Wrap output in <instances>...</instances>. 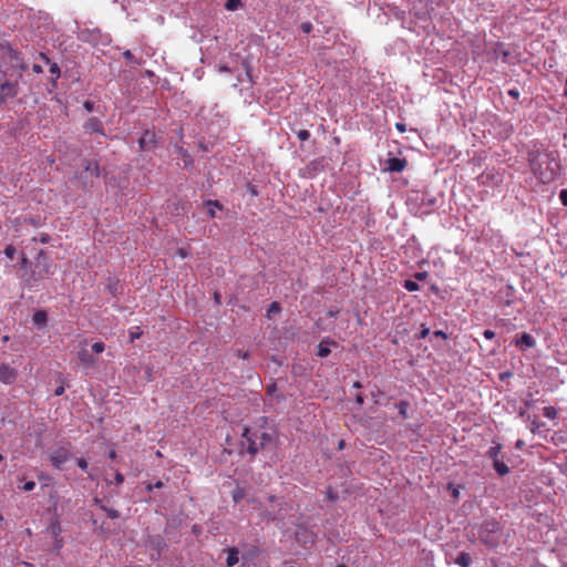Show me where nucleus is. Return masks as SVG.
<instances>
[{"label": "nucleus", "mask_w": 567, "mask_h": 567, "mask_svg": "<svg viewBox=\"0 0 567 567\" xmlns=\"http://www.w3.org/2000/svg\"><path fill=\"white\" fill-rule=\"evenodd\" d=\"M243 437L246 441L248 453L254 455L260 450L272 446L276 433L272 430L268 431L264 426L245 427Z\"/></svg>", "instance_id": "obj_1"}, {"label": "nucleus", "mask_w": 567, "mask_h": 567, "mask_svg": "<svg viewBox=\"0 0 567 567\" xmlns=\"http://www.w3.org/2000/svg\"><path fill=\"white\" fill-rule=\"evenodd\" d=\"M534 175L544 184L555 181L560 172L559 162L549 154H542L532 161Z\"/></svg>", "instance_id": "obj_2"}, {"label": "nucleus", "mask_w": 567, "mask_h": 567, "mask_svg": "<svg viewBox=\"0 0 567 567\" xmlns=\"http://www.w3.org/2000/svg\"><path fill=\"white\" fill-rule=\"evenodd\" d=\"M22 78L21 72L18 74L16 81H4L0 85V104L7 103L9 100L14 99L19 93V79Z\"/></svg>", "instance_id": "obj_3"}, {"label": "nucleus", "mask_w": 567, "mask_h": 567, "mask_svg": "<svg viewBox=\"0 0 567 567\" xmlns=\"http://www.w3.org/2000/svg\"><path fill=\"white\" fill-rule=\"evenodd\" d=\"M1 49L3 51L4 59L12 63L13 66L18 68L20 71H25L28 69V65L24 63L21 52L13 49L8 43L2 44Z\"/></svg>", "instance_id": "obj_4"}, {"label": "nucleus", "mask_w": 567, "mask_h": 567, "mask_svg": "<svg viewBox=\"0 0 567 567\" xmlns=\"http://www.w3.org/2000/svg\"><path fill=\"white\" fill-rule=\"evenodd\" d=\"M71 457V453L68 447L62 446L54 450L50 455L51 464L56 470H62L64 463H66Z\"/></svg>", "instance_id": "obj_5"}, {"label": "nucleus", "mask_w": 567, "mask_h": 567, "mask_svg": "<svg viewBox=\"0 0 567 567\" xmlns=\"http://www.w3.org/2000/svg\"><path fill=\"white\" fill-rule=\"evenodd\" d=\"M511 344H515L517 351H527L535 346V339L529 333L523 332L520 336L516 334L512 340Z\"/></svg>", "instance_id": "obj_6"}, {"label": "nucleus", "mask_w": 567, "mask_h": 567, "mask_svg": "<svg viewBox=\"0 0 567 567\" xmlns=\"http://www.w3.org/2000/svg\"><path fill=\"white\" fill-rule=\"evenodd\" d=\"M385 169L391 173H401L408 166V161L405 158L399 157H390L385 161Z\"/></svg>", "instance_id": "obj_7"}, {"label": "nucleus", "mask_w": 567, "mask_h": 567, "mask_svg": "<svg viewBox=\"0 0 567 567\" xmlns=\"http://www.w3.org/2000/svg\"><path fill=\"white\" fill-rule=\"evenodd\" d=\"M296 540L302 545L313 544L315 535L305 526H298L296 529Z\"/></svg>", "instance_id": "obj_8"}, {"label": "nucleus", "mask_w": 567, "mask_h": 567, "mask_svg": "<svg viewBox=\"0 0 567 567\" xmlns=\"http://www.w3.org/2000/svg\"><path fill=\"white\" fill-rule=\"evenodd\" d=\"M84 130L86 133H100L102 135H105L104 133V125L102 123L101 120H99L97 117H90L85 121L84 125H83Z\"/></svg>", "instance_id": "obj_9"}, {"label": "nucleus", "mask_w": 567, "mask_h": 567, "mask_svg": "<svg viewBox=\"0 0 567 567\" xmlns=\"http://www.w3.org/2000/svg\"><path fill=\"white\" fill-rule=\"evenodd\" d=\"M138 146L142 151L151 150L155 146V133L146 130L138 140Z\"/></svg>", "instance_id": "obj_10"}, {"label": "nucleus", "mask_w": 567, "mask_h": 567, "mask_svg": "<svg viewBox=\"0 0 567 567\" xmlns=\"http://www.w3.org/2000/svg\"><path fill=\"white\" fill-rule=\"evenodd\" d=\"M17 378V371L6 364L0 365V381L6 384H11Z\"/></svg>", "instance_id": "obj_11"}, {"label": "nucleus", "mask_w": 567, "mask_h": 567, "mask_svg": "<svg viewBox=\"0 0 567 567\" xmlns=\"http://www.w3.org/2000/svg\"><path fill=\"white\" fill-rule=\"evenodd\" d=\"M85 177H99L100 176V165L96 161H87L84 166Z\"/></svg>", "instance_id": "obj_12"}, {"label": "nucleus", "mask_w": 567, "mask_h": 567, "mask_svg": "<svg viewBox=\"0 0 567 567\" xmlns=\"http://www.w3.org/2000/svg\"><path fill=\"white\" fill-rule=\"evenodd\" d=\"M32 321H33L34 326H37L38 328L44 327L47 324V322H48V315H47V312L44 310H38L33 315Z\"/></svg>", "instance_id": "obj_13"}, {"label": "nucleus", "mask_w": 567, "mask_h": 567, "mask_svg": "<svg viewBox=\"0 0 567 567\" xmlns=\"http://www.w3.org/2000/svg\"><path fill=\"white\" fill-rule=\"evenodd\" d=\"M238 555H239V551L235 547L229 548L227 550L226 564H227L228 567H233V566H235L238 563V560H239Z\"/></svg>", "instance_id": "obj_14"}, {"label": "nucleus", "mask_w": 567, "mask_h": 567, "mask_svg": "<svg viewBox=\"0 0 567 567\" xmlns=\"http://www.w3.org/2000/svg\"><path fill=\"white\" fill-rule=\"evenodd\" d=\"M205 206L207 207L208 215L212 218L216 217V209L223 208V206L220 205V203L218 200H210V199L205 202Z\"/></svg>", "instance_id": "obj_15"}, {"label": "nucleus", "mask_w": 567, "mask_h": 567, "mask_svg": "<svg viewBox=\"0 0 567 567\" xmlns=\"http://www.w3.org/2000/svg\"><path fill=\"white\" fill-rule=\"evenodd\" d=\"M471 563V556L464 551L460 553L455 559V564H457L460 567H470Z\"/></svg>", "instance_id": "obj_16"}, {"label": "nucleus", "mask_w": 567, "mask_h": 567, "mask_svg": "<svg viewBox=\"0 0 567 567\" xmlns=\"http://www.w3.org/2000/svg\"><path fill=\"white\" fill-rule=\"evenodd\" d=\"M281 311V306L277 301H272L267 309V318L271 319L274 315H278Z\"/></svg>", "instance_id": "obj_17"}, {"label": "nucleus", "mask_w": 567, "mask_h": 567, "mask_svg": "<svg viewBox=\"0 0 567 567\" xmlns=\"http://www.w3.org/2000/svg\"><path fill=\"white\" fill-rule=\"evenodd\" d=\"M543 414L550 420H557L559 411L554 406H545L543 409Z\"/></svg>", "instance_id": "obj_18"}, {"label": "nucleus", "mask_w": 567, "mask_h": 567, "mask_svg": "<svg viewBox=\"0 0 567 567\" xmlns=\"http://www.w3.org/2000/svg\"><path fill=\"white\" fill-rule=\"evenodd\" d=\"M94 358L95 357H91V355L80 357V361L78 363V367H82L85 370L91 368L95 363Z\"/></svg>", "instance_id": "obj_19"}, {"label": "nucleus", "mask_w": 567, "mask_h": 567, "mask_svg": "<svg viewBox=\"0 0 567 567\" xmlns=\"http://www.w3.org/2000/svg\"><path fill=\"white\" fill-rule=\"evenodd\" d=\"M330 341L328 340H322L318 348H319V351H318V354H330L331 350H330Z\"/></svg>", "instance_id": "obj_20"}, {"label": "nucleus", "mask_w": 567, "mask_h": 567, "mask_svg": "<svg viewBox=\"0 0 567 567\" xmlns=\"http://www.w3.org/2000/svg\"><path fill=\"white\" fill-rule=\"evenodd\" d=\"M403 287L410 292L420 290V285L413 280H405Z\"/></svg>", "instance_id": "obj_21"}, {"label": "nucleus", "mask_w": 567, "mask_h": 567, "mask_svg": "<svg viewBox=\"0 0 567 567\" xmlns=\"http://www.w3.org/2000/svg\"><path fill=\"white\" fill-rule=\"evenodd\" d=\"M49 529H50L51 534L54 536V538L56 539L61 534V526H60L59 520L52 522Z\"/></svg>", "instance_id": "obj_22"}, {"label": "nucleus", "mask_w": 567, "mask_h": 567, "mask_svg": "<svg viewBox=\"0 0 567 567\" xmlns=\"http://www.w3.org/2000/svg\"><path fill=\"white\" fill-rule=\"evenodd\" d=\"M101 509L104 511L106 513V515L112 518V519H115V518H118L120 517V513L118 511L114 509V508H109L106 507L105 505H101Z\"/></svg>", "instance_id": "obj_23"}, {"label": "nucleus", "mask_w": 567, "mask_h": 567, "mask_svg": "<svg viewBox=\"0 0 567 567\" xmlns=\"http://www.w3.org/2000/svg\"><path fill=\"white\" fill-rule=\"evenodd\" d=\"M398 408H399V413L400 415L402 416V419H406L408 417V408H409V403L405 402V401H401L399 404H398Z\"/></svg>", "instance_id": "obj_24"}, {"label": "nucleus", "mask_w": 567, "mask_h": 567, "mask_svg": "<svg viewBox=\"0 0 567 567\" xmlns=\"http://www.w3.org/2000/svg\"><path fill=\"white\" fill-rule=\"evenodd\" d=\"M34 487H35V482L34 481H27L22 485L19 486V488L24 491V492H31V491L34 489Z\"/></svg>", "instance_id": "obj_25"}, {"label": "nucleus", "mask_w": 567, "mask_h": 567, "mask_svg": "<svg viewBox=\"0 0 567 567\" xmlns=\"http://www.w3.org/2000/svg\"><path fill=\"white\" fill-rule=\"evenodd\" d=\"M244 497V491L241 488H236L233 492V499L235 503H239Z\"/></svg>", "instance_id": "obj_26"}, {"label": "nucleus", "mask_w": 567, "mask_h": 567, "mask_svg": "<svg viewBox=\"0 0 567 567\" xmlns=\"http://www.w3.org/2000/svg\"><path fill=\"white\" fill-rule=\"evenodd\" d=\"M297 136L300 141L305 142V141H308L310 138V132L308 130H300L298 133H297Z\"/></svg>", "instance_id": "obj_27"}, {"label": "nucleus", "mask_w": 567, "mask_h": 567, "mask_svg": "<svg viewBox=\"0 0 567 567\" xmlns=\"http://www.w3.org/2000/svg\"><path fill=\"white\" fill-rule=\"evenodd\" d=\"M16 248L14 246L12 245H8L6 248H4V255L10 258V259H13L14 255H16Z\"/></svg>", "instance_id": "obj_28"}, {"label": "nucleus", "mask_w": 567, "mask_h": 567, "mask_svg": "<svg viewBox=\"0 0 567 567\" xmlns=\"http://www.w3.org/2000/svg\"><path fill=\"white\" fill-rule=\"evenodd\" d=\"M92 350L95 353H102L105 350V344L103 342H94L92 344Z\"/></svg>", "instance_id": "obj_29"}, {"label": "nucleus", "mask_w": 567, "mask_h": 567, "mask_svg": "<svg viewBox=\"0 0 567 567\" xmlns=\"http://www.w3.org/2000/svg\"><path fill=\"white\" fill-rule=\"evenodd\" d=\"M300 29L303 33L308 34L312 31V23L309 21L302 22Z\"/></svg>", "instance_id": "obj_30"}, {"label": "nucleus", "mask_w": 567, "mask_h": 567, "mask_svg": "<svg viewBox=\"0 0 567 567\" xmlns=\"http://www.w3.org/2000/svg\"><path fill=\"white\" fill-rule=\"evenodd\" d=\"M50 73L58 79L60 76V68L56 63L50 64Z\"/></svg>", "instance_id": "obj_31"}, {"label": "nucleus", "mask_w": 567, "mask_h": 567, "mask_svg": "<svg viewBox=\"0 0 567 567\" xmlns=\"http://www.w3.org/2000/svg\"><path fill=\"white\" fill-rule=\"evenodd\" d=\"M107 288L112 296H116L118 292V281L109 284Z\"/></svg>", "instance_id": "obj_32"}, {"label": "nucleus", "mask_w": 567, "mask_h": 567, "mask_svg": "<svg viewBox=\"0 0 567 567\" xmlns=\"http://www.w3.org/2000/svg\"><path fill=\"white\" fill-rule=\"evenodd\" d=\"M488 455L493 461V467L496 470V446H492L488 450Z\"/></svg>", "instance_id": "obj_33"}, {"label": "nucleus", "mask_w": 567, "mask_h": 567, "mask_svg": "<svg viewBox=\"0 0 567 567\" xmlns=\"http://www.w3.org/2000/svg\"><path fill=\"white\" fill-rule=\"evenodd\" d=\"M429 334H430V329H429V328H426V327H424V326H422V328H421L420 332L416 334V337H417L419 339H424V338H426Z\"/></svg>", "instance_id": "obj_34"}, {"label": "nucleus", "mask_w": 567, "mask_h": 567, "mask_svg": "<svg viewBox=\"0 0 567 567\" xmlns=\"http://www.w3.org/2000/svg\"><path fill=\"white\" fill-rule=\"evenodd\" d=\"M76 464H78V466H79L81 470H83V471H86V470H87L89 463H87V461H86V460H84V458H82V457H79V458L76 460Z\"/></svg>", "instance_id": "obj_35"}, {"label": "nucleus", "mask_w": 567, "mask_h": 567, "mask_svg": "<svg viewBox=\"0 0 567 567\" xmlns=\"http://www.w3.org/2000/svg\"><path fill=\"white\" fill-rule=\"evenodd\" d=\"M491 533H492V530L488 532V534H491ZM480 536H481L483 542L493 545V535H486L485 536V532H482Z\"/></svg>", "instance_id": "obj_36"}, {"label": "nucleus", "mask_w": 567, "mask_h": 567, "mask_svg": "<svg viewBox=\"0 0 567 567\" xmlns=\"http://www.w3.org/2000/svg\"><path fill=\"white\" fill-rule=\"evenodd\" d=\"M508 473V467L506 464L498 462V475H505Z\"/></svg>", "instance_id": "obj_37"}, {"label": "nucleus", "mask_w": 567, "mask_h": 567, "mask_svg": "<svg viewBox=\"0 0 567 567\" xmlns=\"http://www.w3.org/2000/svg\"><path fill=\"white\" fill-rule=\"evenodd\" d=\"M559 199L564 206H567V189H561L559 193Z\"/></svg>", "instance_id": "obj_38"}, {"label": "nucleus", "mask_w": 567, "mask_h": 567, "mask_svg": "<svg viewBox=\"0 0 567 567\" xmlns=\"http://www.w3.org/2000/svg\"><path fill=\"white\" fill-rule=\"evenodd\" d=\"M83 106H84V109H85L87 112H93V111H94V102H93V101L86 100V101L83 103Z\"/></svg>", "instance_id": "obj_39"}, {"label": "nucleus", "mask_w": 567, "mask_h": 567, "mask_svg": "<svg viewBox=\"0 0 567 567\" xmlns=\"http://www.w3.org/2000/svg\"><path fill=\"white\" fill-rule=\"evenodd\" d=\"M447 488L452 491V496L454 498H458L460 491L457 487H454V485L452 483H449Z\"/></svg>", "instance_id": "obj_40"}, {"label": "nucleus", "mask_w": 567, "mask_h": 567, "mask_svg": "<svg viewBox=\"0 0 567 567\" xmlns=\"http://www.w3.org/2000/svg\"><path fill=\"white\" fill-rule=\"evenodd\" d=\"M543 425H544V424H543L540 421H538V420H536V419H535V420H533V421H532V431H533V432H536V431H537V430H539Z\"/></svg>", "instance_id": "obj_41"}, {"label": "nucleus", "mask_w": 567, "mask_h": 567, "mask_svg": "<svg viewBox=\"0 0 567 567\" xmlns=\"http://www.w3.org/2000/svg\"><path fill=\"white\" fill-rule=\"evenodd\" d=\"M237 3H238V0H228L226 3V8L228 10H235V9H237Z\"/></svg>", "instance_id": "obj_42"}, {"label": "nucleus", "mask_w": 567, "mask_h": 567, "mask_svg": "<svg viewBox=\"0 0 567 567\" xmlns=\"http://www.w3.org/2000/svg\"><path fill=\"white\" fill-rule=\"evenodd\" d=\"M176 255L184 259V258L188 257L189 254L185 248H178L176 250Z\"/></svg>", "instance_id": "obj_43"}, {"label": "nucleus", "mask_w": 567, "mask_h": 567, "mask_svg": "<svg viewBox=\"0 0 567 567\" xmlns=\"http://www.w3.org/2000/svg\"><path fill=\"white\" fill-rule=\"evenodd\" d=\"M508 95L513 99L517 100L520 95L519 91L517 89H511L508 90Z\"/></svg>", "instance_id": "obj_44"}, {"label": "nucleus", "mask_w": 567, "mask_h": 567, "mask_svg": "<svg viewBox=\"0 0 567 567\" xmlns=\"http://www.w3.org/2000/svg\"><path fill=\"white\" fill-rule=\"evenodd\" d=\"M123 56L125 58V60H127L130 62L134 61V55L132 54V52L130 50H126L125 52H123Z\"/></svg>", "instance_id": "obj_45"}, {"label": "nucleus", "mask_w": 567, "mask_h": 567, "mask_svg": "<svg viewBox=\"0 0 567 567\" xmlns=\"http://www.w3.org/2000/svg\"><path fill=\"white\" fill-rule=\"evenodd\" d=\"M432 337L435 339H442V340H444L446 338V336L443 331H434Z\"/></svg>", "instance_id": "obj_46"}, {"label": "nucleus", "mask_w": 567, "mask_h": 567, "mask_svg": "<svg viewBox=\"0 0 567 567\" xmlns=\"http://www.w3.org/2000/svg\"><path fill=\"white\" fill-rule=\"evenodd\" d=\"M284 567H300V565L297 561L287 560L284 563Z\"/></svg>", "instance_id": "obj_47"}, {"label": "nucleus", "mask_w": 567, "mask_h": 567, "mask_svg": "<svg viewBox=\"0 0 567 567\" xmlns=\"http://www.w3.org/2000/svg\"><path fill=\"white\" fill-rule=\"evenodd\" d=\"M115 482L117 484H122L124 482V475L122 473H120V472H116L115 473Z\"/></svg>", "instance_id": "obj_48"}, {"label": "nucleus", "mask_w": 567, "mask_h": 567, "mask_svg": "<svg viewBox=\"0 0 567 567\" xmlns=\"http://www.w3.org/2000/svg\"><path fill=\"white\" fill-rule=\"evenodd\" d=\"M65 389H64V385H59L55 390H54V395L56 396H60L64 393Z\"/></svg>", "instance_id": "obj_49"}, {"label": "nucleus", "mask_w": 567, "mask_h": 567, "mask_svg": "<svg viewBox=\"0 0 567 567\" xmlns=\"http://www.w3.org/2000/svg\"><path fill=\"white\" fill-rule=\"evenodd\" d=\"M276 389H277V386H276V384H275V383L269 384V385L267 386V394L272 395V394L275 393Z\"/></svg>", "instance_id": "obj_50"}, {"label": "nucleus", "mask_w": 567, "mask_h": 567, "mask_svg": "<svg viewBox=\"0 0 567 567\" xmlns=\"http://www.w3.org/2000/svg\"><path fill=\"white\" fill-rule=\"evenodd\" d=\"M426 277H427V274H426V272H416V274L414 275V278H415L416 280H424Z\"/></svg>", "instance_id": "obj_51"}, {"label": "nucleus", "mask_w": 567, "mask_h": 567, "mask_svg": "<svg viewBox=\"0 0 567 567\" xmlns=\"http://www.w3.org/2000/svg\"><path fill=\"white\" fill-rule=\"evenodd\" d=\"M499 133H504V134H505V136L507 137V136L512 133V127H511V126H508V125H505V126L503 127L502 132H499V131H498V134H499Z\"/></svg>", "instance_id": "obj_52"}, {"label": "nucleus", "mask_w": 567, "mask_h": 567, "mask_svg": "<svg viewBox=\"0 0 567 567\" xmlns=\"http://www.w3.org/2000/svg\"><path fill=\"white\" fill-rule=\"evenodd\" d=\"M395 128H396L399 132H401V133H404V132L406 131V128H405V124H403V123H399V122H398V123H395Z\"/></svg>", "instance_id": "obj_53"}, {"label": "nucleus", "mask_w": 567, "mask_h": 567, "mask_svg": "<svg viewBox=\"0 0 567 567\" xmlns=\"http://www.w3.org/2000/svg\"><path fill=\"white\" fill-rule=\"evenodd\" d=\"M483 334L486 339H492L494 337V331L487 329L483 332Z\"/></svg>", "instance_id": "obj_54"}, {"label": "nucleus", "mask_w": 567, "mask_h": 567, "mask_svg": "<svg viewBox=\"0 0 567 567\" xmlns=\"http://www.w3.org/2000/svg\"><path fill=\"white\" fill-rule=\"evenodd\" d=\"M32 70L34 73H42L43 69L40 64H33Z\"/></svg>", "instance_id": "obj_55"}, {"label": "nucleus", "mask_w": 567, "mask_h": 567, "mask_svg": "<svg viewBox=\"0 0 567 567\" xmlns=\"http://www.w3.org/2000/svg\"><path fill=\"white\" fill-rule=\"evenodd\" d=\"M219 72L231 73V70L226 64H221L219 65Z\"/></svg>", "instance_id": "obj_56"}, {"label": "nucleus", "mask_w": 567, "mask_h": 567, "mask_svg": "<svg viewBox=\"0 0 567 567\" xmlns=\"http://www.w3.org/2000/svg\"><path fill=\"white\" fill-rule=\"evenodd\" d=\"M164 486V483L162 481H157L155 484H153L154 488H162Z\"/></svg>", "instance_id": "obj_57"}, {"label": "nucleus", "mask_w": 567, "mask_h": 567, "mask_svg": "<svg viewBox=\"0 0 567 567\" xmlns=\"http://www.w3.org/2000/svg\"><path fill=\"white\" fill-rule=\"evenodd\" d=\"M338 313H339V310H330L328 312V317L332 318V317H336Z\"/></svg>", "instance_id": "obj_58"}, {"label": "nucleus", "mask_w": 567, "mask_h": 567, "mask_svg": "<svg viewBox=\"0 0 567 567\" xmlns=\"http://www.w3.org/2000/svg\"><path fill=\"white\" fill-rule=\"evenodd\" d=\"M355 401H357V403L362 404L363 403V396L361 394H358L355 396Z\"/></svg>", "instance_id": "obj_59"}, {"label": "nucleus", "mask_w": 567, "mask_h": 567, "mask_svg": "<svg viewBox=\"0 0 567 567\" xmlns=\"http://www.w3.org/2000/svg\"><path fill=\"white\" fill-rule=\"evenodd\" d=\"M140 336H141V332H132L131 340L133 341L134 339L140 338Z\"/></svg>", "instance_id": "obj_60"}, {"label": "nucleus", "mask_w": 567, "mask_h": 567, "mask_svg": "<svg viewBox=\"0 0 567 567\" xmlns=\"http://www.w3.org/2000/svg\"><path fill=\"white\" fill-rule=\"evenodd\" d=\"M109 457H110L111 460H114V458L116 457V452H115L114 450L110 451V452H109Z\"/></svg>", "instance_id": "obj_61"}, {"label": "nucleus", "mask_w": 567, "mask_h": 567, "mask_svg": "<svg viewBox=\"0 0 567 567\" xmlns=\"http://www.w3.org/2000/svg\"><path fill=\"white\" fill-rule=\"evenodd\" d=\"M214 299H215L216 303H218V305L220 303V295L218 292H215Z\"/></svg>", "instance_id": "obj_62"}, {"label": "nucleus", "mask_w": 567, "mask_h": 567, "mask_svg": "<svg viewBox=\"0 0 567 567\" xmlns=\"http://www.w3.org/2000/svg\"><path fill=\"white\" fill-rule=\"evenodd\" d=\"M55 540H56V544H55L56 549L61 548L62 547V540L58 539V538Z\"/></svg>", "instance_id": "obj_63"}, {"label": "nucleus", "mask_w": 567, "mask_h": 567, "mask_svg": "<svg viewBox=\"0 0 567 567\" xmlns=\"http://www.w3.org/2000/svg\"><path fill=\"white\" fill-rule=\"evenodd\" d=\"M343 446H344V441H343V440H341V441L339 442V444H338V449H339V450H342V449H343Z\"/></svg>", "instance_id": "obj_64"}]
</instances>
